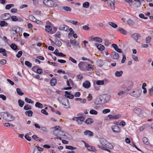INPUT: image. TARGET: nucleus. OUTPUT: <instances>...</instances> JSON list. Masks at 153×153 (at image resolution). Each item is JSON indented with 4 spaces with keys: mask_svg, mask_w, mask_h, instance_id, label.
<instances>
[{
    "mask_svg": "<svg viewBox=\"0 0 153 153\" xmlns=\"http://www.w3.org/2000/svg\"><path fill=\"white\" fill-rule=\"evenodd\" d=\"M25 114L28 117H31L32 116L33 112L31 110H29L25 111Z\"/></svg>",
    "mask_w": 153,
    "mask_h": 153,
    "instance_id": "nucleus-24",
    "label": "nucleus"
},
{
    "mask_svg": "<svg viewBox=\"0 0 153 153\" xmlns=\"http://www.w3.org/2000/svg\"><path fill=\"white\" fill-rule=\"evenodd\" d=\"M142 91V90L140 89H135L132 92H130V94L132 96L136 98H138L140 95Z\"/></svg>",
    "mask_w": 153,
    "mask_h": 153,
    "instance_id": "nucleus-5",
    "label": "nucleus"
},
{
    "mask_svg": "<svg viewBox=\"0 0 153 153\" xmlns=\"http://www.w3.org/2000/svg\"><path fill=\"white\" fill-rule=\"evenodd\" d=\"M10 47L13 50L16 51L18 48L17 46L14 43L11 44Z\"/></svg>",
    "mask_w": 153,
    "mask_h": 153,
    "instance_id": "nucleus-37",
    "label": "nucleus"
},
{
    "mask_svg": "<svg viewBox=\"0 0 153 153\" xmlns=\"http://www.w3.org/2000/svg\"><path fill=\"white\" fill-rule=\"evenodd\" d=\"M45 30L46 31L49 32L51 34L53 33V32L52 27L49 25H48L45 26Z\"/></svg>",
    "mask_w": 153,
    "mask_h": 153,
    "instance_id": "nucleus-14",
    "label": "nucleus"
},
{
    "mask_svg": "<svg viewBox=\"0 0 153 153\" xmlns=\"http://www.w3.org/2000/svg\"><path fill=\"white\" fill-rule=\"evenodd\" d=\"M22 54V52L20 51H19L16 56L18 58H20Z\"/></svg>",
    "mask_w": 153,
    "mask_h": 153,
    "instance_id": "nucleus-56",
    "label": "nucleus"
},
{
    "mask_svg": "<svg viewBox=\"0 0 153 153\" xmlns=\"http://www.w3.org/2000/svg\"><path fill=\"white\" fill-rule=\"evenodd\" d=\"M108 24L114 28H116L117 27V24L112 22H108Z\"/></svg>",
    "mask_w": 153,
    "mask_h": 153,
    "instance_id": "nucleus-44",
    "label": "nucleus"
},
{
    "mask_svg": "<svg viewBox=\"0 0 153 153\" xmlns=\"http://www.w3.org/2000/svg\"><path fill=\"white\" fill-rule=\"evenodd\" d=\"M29 19L30 20L32 21L33 22H35V21H36V19L32 15H30L29 16Z\"/></svg>",
    "mask_w": 153,
    "mask_h": 153,
    "instance_id": "nucleus-53",
    "label": "nucleus"
},
{
    "mask_svg": "<svg viewBox=\"0 0 153 153\" xmlns=\"http://www.w3.org/2000/svg\"><path fill=\"white\" fill-rule=\"evenodd\" d=\"M21 28L19 27H11L10 29V33L12 34H15L19 33Z\"/></svg>",
    "mask_w": 153,
    "mask_h": 153,
    "instance_id": "nucleus-6",
    "label": "nucleus"
},
{
    "mask_svg": "<svg viewBox=\"0 0 153 153\" xmlns=\"http://www.w3.org/2000/svg\"><path fill=\"white\" fill-rule=\"evenodd\" d=\"M111 97L109 95L107 94H102L100 96V98L95 102L96 104H98L105 103L108 102L110 99Z\"/></svg>",
    "mask_w": 153,
    "mask_h": 153,
    "instance_id": "nucleus-1",
    "label": "nucleus"
},
{
    "mask_svg": "<svg viewBox=\"0 0 153 153\" xmlns=\"http://www.w3.org/2000/svg\"><path fill=\"white\" fill-rule=\"evenodd\" d=\"M18 103L19 105L21 107H22L23 106L25 103L24 102L21 100H18Z\"/></svg>",
    "mask_w": 153,
    "mask_h": 153,
    "instance_id": "nucleus-40",
    "label": "nucleus"
},
{
    "mask_svg": "<svg viewBox=\"0 0 153 153\" xmlns=\"http://www.w3.org/2000/svg\"><path fill=\"white\" fill-rule=\"evenodd\" d=\"M87 149L88 150L93 152H95L96 151V149L95 147L91 146H89L87 147Z\"/></svg>",
    "mask_w": 153,
    "mask_h": 153,
    "instance_id": "nucleus-36",
    "label": "nucleus"
},
{
    "mask_svg": "<svg viewBox=\"0 0 153 153\" xmlns=\"http://www.w3.org/2000/svg\"><path fill=\"white\" fill-rule=\"evenodd\" d=\"M93 68V67L91 65L88 64V66L87 65H86V69H87L88 71H90L91 69H92Z\"/></svg>",
    "mask_w": 153,
    "mask_h": 153,
    "instance_id": "nucleus-54",
    "label": "nucleus"
},
{
    "mask_svg": "<svg viewBox=\"0 0 153 153\" xmlns=\"http://www.w3.org/2000/svg\"><path fill=\"white\" fill-rule=\"evenodd\" d=\"M104 146L106 148L109 149H111L113 148V146L112 145L108 142H107V143Z\"/></svg>",
    "mask_w": 153,
    "mask_h": 153,
    "instance_id": "nucleus-35",
    "label": "nucleus"
},
{
    "mask_svg": "<svg viewBox=\"0 0 153 153\" xmlns=\"http://www.w3.org/2000/svg\"><path fill=\"white\" fill-rule=\"evenodd\" d=\"M62 10H63L67 12H70L71 10V8L69 7L63 6L62 7Z\"/></svg>",
    "mask_w": 153,
    "mask_h": 153,
    "instance_id": "nucleus-27",
    "label": "nucleus"
},
{
    "mask_svg": "<svg viewBox=\"0 0 153 153\" xmlns=\"http://www.w3.org/2000/svg\"><path fill=\"white\" fill-rule=\"evenodd\" d=\"M117 30L120 33H123L124 35L126 34V32L125 30L123 28H119L117 29Z\"/></svg>",
    "mask_w": 153,
    "mask_h": 153,
    "instance_id": "nucleus-28",
    "label": "nucleus"
},
{
    "mask_svg": "<svg viewBox=\"0 0 153 153\" xmlns=\"http://www.w3.org/2000/svg\"><path fill=\"white\" fill-rule=\"evenodd\" d=\"M14 6V5L13 4H7L5 6V9L7 10L10 9L11 7Z\"/></svg>",
    "mask_w": 153,
    "mask_h": 153,
    "instance_id": "nucleus-51",
    "label": "nucleus"
},
{
    "mask_svg": "<svg viewBox=\"0 0 153 153\" xmlns=\"http://www.w3.org/2000/svg\"><path fill=\"white\" fill-rule=\"evenodd\" d=\"M140 0H135V2L134 3V6L136 7H140L141 5V3Z\"/></svg>",
    "mask_w": 153,
    "mask_h": 153,
    "instance_id": "nucleus-25",
    "label": "nucleus"
},
{
    "mask_svg": "<svg viewBox=\"0 0 153 153\" xmlns=\"http://www.w3.org/2000/svg\"><path fill=\"white\" fill-rule=\"evenodd\" d=\"M76 101H79L82 103H85L86 102V100L85 99H82L81 98H76L75 99Z\"/></svg>",
    "mask_w": 153,
    "mask_h": 153,
    "instance_id": "nucleus-33",
    "label": "nucleus"
},
{
    "mask_svg": "<svg viewBox=\"0 0 153 153\" xmlns=\"http://www.w3.org/2000/svg\"><path fill=\"white\" fill-rule=\"evenodd\" d=\"M1 117L3 119L6 120V119H7V115H8V113L7 112H3L1 113Z\"/></svg>",
    "mask_w": 153,
    "mask_h": 153,
    "instance_id": "nucleus-18",
    "label": "nucleus"
},
{
    "mask_svg": "<svg viewBox=\"0 0 153 153\" xmlns=\"http://www.w3.org/2000/svg\"><path fill=\"white\" fill-rule=\"evenodd\" d=\"M96 84L99 85H103L104 84V82L103 80H98L96 82Z\"/></svg>",
    "mask_w": 153,
    "mask_h": 153,
    "instance_id": "nucleus-55",
    "label": "nucleus"
},
{
    "mask_svg": "<svg viewBox=\"0 0 153 153\" xmlns=\"http://www.w3.org/2000/svg\"><path fill=\"white\" fill-rule=\"evenodd\" d=\"M111 128L113 132L116 133H118L120 132V128L117 125H113L111 126Z\"/></svg>",
    "mask_w": 153,
    "mask_h": 153,
    "instance_id": "nucleus-8",
    "label": "nucleus"
},
{
    "mask_svg": "<svg viewBox=\"0 0 153 153\" xmlns=\"http://www.w3.org/2000/svg\"><path fill=\"white\" fill-rule=\"evenodd\" d=\"M16 91L17 93L20 96H22L24 94V93L19 88H17L16 89Z\"/></svg>",
    "mask_w": 153,
    "mask_h": 153,
    "instance_id": "nucleus-42",
    "label": "nucleus"
},
{
    "mask_svg": "<svg viewBox=\"0 0 153 153\" xmlns=\"http://www.w3.org/2000/svg\"><path fill=\"white\" fill-rule=\"evenodd\" d=\"M93 39L94 41L100 42H101L102 41V39L99 37H95Z\"/></svg>",
    "mask_w": 153,
    "mask_h": 153,
    "instance_id": "nucleus-43",
    "label": "nucleus"
},
{
    "mask_svg": "<svg viewBox=\"0 0 153 153\" xmlns=\"http://www.w3.org/2000/svg\"><path fill=\"white\" fill-rule=\"evenodd\" d=\"M133 111L134 114L140 117H144L146 115V113L144 110L137 107H135Z\"/></svg>",
    "mask_w": 153,
    "mask_h": 153,
    "instance_id": "nucleus-2",
    "label": "nucleus"
},
{
    "mask_svg": "<svg viewBox=\"0 0 153 153\" xmlns=\"http://www.w3.org/2000/svg\"><path fill=\"white\" fill-rule=\"evenodd\" d=\"M92 119L91 118L87 119L85 121V123L88 124H91L93 123Z\"/></svg>",
    "mask_w": 153,
    "mask_h": 153,
    "instance_id": "nucleus-50",
    "label": "nucleus"
},
{
    "mask_svg": "<svg viewBox=\"0 0 153 153\" xmlns=\"http://www.w3.org/2000/svg\"><path fill=\"white\" fill-rule=\"evenodd\" d=\"M25 101L27 103H31L32 104H33L34 103V101L32 100L31 99H28L26 97L25 98Z\"/></svg>",
    "mask_w": 153,
    "mask_h": 153,
    "instance_id": "nucleus-29",
    "label": "nucleus"
},
{
    "mask_svg": "<svg viewBox=\"0 0 153 153\" xmlns=\"http://www.w3.org/2000/svg\"><path fill=\"white\" fill-rule=\"evenodd\" d=\"M59 29L60 30H64L67 31L68 30L69 27L67 25H62L59 26Z\"/></svg>",
    "mask_w": 153,
    "mask_h": 153,
    "instance_id": "nucleus-13",
    "label": "nucleus"
},
{
    "mask_svg": "<svg viewBox=\"0 0 153 153\" xmlns=\"http://www.w3.org/2000/svg\"><path fill=\"white\" fill-rule=\"evenodd\" d=\"M83 86L86 88H89L91 85L90 83L88 81H86L82 84Z\"/></svg>",
    "mask_w": 153,
    "mask_h": 153,
    "instance_id": "nucleus-15",
    "label": "nucleus"
},
{
    "mask_svg": "<svg viewBox=\"0 0 153 153\" xmlns=\"http://www.w3.org/2000/svg\"><path fill=\"white\" fill-rule=\"evenodd\" d=\"M62 104L64 105L65 108L68 107V105L69 101L66 98H63V100H61Z\"/></svg>",
    "mask_w": 153,
    "mask_h": 153,
    "instance_id": "nucleus-12",
    "label": "nucleus"
},
{
    "mask_svg": "<svg viewBox=\"0 0 153 153\" xmlns=\"http://www.w3.org/2000/svg\"><path fill=\"white\" fill-rule=\"evenodd\" d=\"M55 44L57 46L60 47L62 45L61 42L58 39H56L55 40Z\"/></svg>",
    "mask_w": 153,
    "mask_h": 153,
    "instance_id": "nucleus-34",
    "label": "nucleus"
},
{
    "mask_svg": "<svg viewBox=\"0 0 153 153\" xmlns=\"http://www.w3.org/2000/svg\"><path fill=\"white\" fill-rule=\"evenodd\" d=\"M87 63L84 62H80L78 64V67L80 70L85 71L86 69Z\"/></svg>",
    "mask_w": 153,
    "mask_h": 153,
    "instance_id": "nucleus-7",
    "label": "nucleus"
},
{
    "mask_svg": "<svg viewBox=\"0 0 153 153\" xmlns=\"http://www.w3.org/2000/svg\"><path fill=\"white\" fill-rule=\"evenodd\" d=\"M89 3L88 2L86 1L83 4V7L84 8H88L89 6Z\"/></svg>",
    "mask_w": 153,
    "mask_h": 153,
    "instance_id": "nucleus-45",
    "label": "nucleus"
},
{
    "mask_svg": "<svg viewBox=\"0 0 153 153\" xmlns=\"http://www.w3.org/2000/svg\"><path fill=\"white\" fill-rule=\"evenodd\" d=\"M51 84L52 86H55L56 83V78H53L50 81Z\"/></svg>",
    "mask_w": 153,
    "mask_h": 153,
    "instance_id": "nucleus-22",
    "label": "nucleus"
},
{
    "mask_svg": "<svg viewBox=\"0 0 153 153\" xmlns=\"http://www.w3.org/2000/svg\"><path fill=\"white\" fill-rule=\"evenodd\" d=\"M143 143L146 145H148L149 144L148 139L146 137H144L143 138Z\"/></svg>",
    "mask_w": 153,
    "mask_h": 153,
    "instance_id": "nucleus-48",
    "label": "nucleus"
},
{
    "mask_svg": "<svg viewBox=\"0 0 153 153\" xmlns=\"http://www.w3.org/2000/svg\"><path fill=\"white\" fill-rule=\"evenodd\" d=\"M6 51L5 49L0 48V53H3L2 54L4 56H6L7 55V54L5 53Z\"/></svg>",
    "mask_w": 153,
    "mask_h": 153,
    "instance_id": "nucleus-52",
    "label": "nucleus"
},
{
    "mask_svg": "<svg viewBox=\"0 0 153 153\" xmlns=\"http://www.w3.org/2000/svg\"><path fill=\"white\" fill-rule=\"evenodd\" d=\"M99 141L101 144L104 146H105V144H107L108 142L105 139L103 138H101L100 139Z\"/></svg>",
    "mask_w": 153,
    "mask_h": 153,
    "instance_id": "nucleus-20",
    "label": "nucleus"
},
{
    "mask_svg": "<svg viewBox=\"0 0 153 153\" xmlns=\"http://www.w3.org/2000/svg\"><path fill=\"white\" fill-rule=\"evenodd\" d=\"M84 134L85 135H88L89 136H92L94 135V134L92 131L88 130L84 131Z\"/></svg>",
    "mask_w": 153,
    "mask_h": 153,
    "instance_id": "nucleus-21",
    "label": "nucleus"
},
{
    "mask_svg": "<svg viewBox=\"0 0 153 153\" xmlns=\"http://www.w3.org/2000/svg\"><path fill=\"white\" fill-rule=\"evenodd\" d=\"M124 91H120L118 93V95L119 96H122L123 95L126 93V89H124Z\"/></svg>",
    "mask_w": 153,
    "mask_h": 153,
    "instance_id": "nucleus-47",
    "label": "nucleus"
},
{
    "mask_svg": "<svg viewBox=\"0 0 153 153\" xmlns=\"http://www.w3.org/2000/svg\"><path fill=\"white\" fill-rule=\"evenodd\" d=\"M43 3L49 7H56L57 5L56 3L52 0H44Z\"/></svg>",
    "mask_w": 153,
    "mask_h": 153,
    "instance_id": "nucleus-4",
    "label": "nucleus"
},
{
    "mask_svg": "<svg viewBox=\"0 0 153 153\" xmlns=\"http://www.w3.org/2000/svg\"><path fill=\"white\" fill-rule=\"evenodd\" d=\"M7 119H6V120L7 121L13 120L15 119V117L11 114L8 113V115H7Z\"/></svg>",
    "mask_w": 153,
    "mask_h": 153,
    "instance_id": "nucleus-19",
    "label": "nucleus"
},
{
    "mask_svg": "<svg viewBox=\"0 0 153 153\" xmlns=\"http://www.w3.org/2000/svg\"><path fill=\"white\" fill-rule=\"evenodd\" d=\"M126 56L123 53V58L121 60V62L122 63H124L126 60Z\"/></svg>",
    "mask_w": 153,
    "mask_h": 153,
    "instance_id": "nucleus-62",
    "label": "nucleus"
},
{
    "mask_svg": "<svg viewBox=\"0 0 153 153\" xmlns=\"http://www.w3.org/2000/svg\"><path fill=\"white\" fill-rule=\"evenodd\" d=\"M35 147L36 148V149H34V151H35V150H37L38 151L40 152H42L43 150V149L42 148L39 147L38 146H36Z\"/></svg>",
    "mask_w": 153,
    "mask_h": 153,
    "instance_id": "nucleus-46",
    "label": "nucleus"
},
{
    "mask_svg": "<svg viewBox=\"0 0 153 153\" xmlns=\"http://www.w3.org/2000/svg\"><path fill=\"white\" fill-rule=\"evenodd\" d=\"M89 113L91 114L94 115H96L98 114L97 111L94 109L91 110L89 112Z\"/></svg>",
    "mask_w": 153,
    "mask_h": 153,
    "instance_id": "nucleus-41",
    "label": "nucleus"
},
{
    "mask_svg": "<svg viewBox=\"0 0 153 153\" xmlns=\"http://www.w3.org/2000/svg\"><path fill=\"white\" fill-rule=\"evenodd\" d=\"M65 96L67 98H68L70 99H73L74 97V96L73 95L71 94L70 93L67 91H65Z\"/></svg>",
    "mask_w": 153,
    "mask_h": 153,
    "instance_id": "nucleus-17",
    "label": "nucleus"
},
{
    "mask_svg": "<svg viewBox=\"0 0 153 153\" xmlns=\"http://www.w3.org/2000/svg\"><path fill=\"white\" fill-rule=\"evenodd\" d=\"M36 107L39 108H42L43 107V105L40 102H37L35 105Z\"/></svg>",
    "mask_w": 153,
    "mask_h": 153,
    "instance_id": "nucleus-38",
    "label": "nucleus"
},
{
    "mask_svg": "<svg viewBox=\"0 0 153 153\" xmlns=\"http://www.w3.org/2000/svg\"><path fill=\"white\" fill-rule=\"evenodd\" d=\"M11 19L13 21H17L18 20V17L16 16H12L11 17Z\"/></svg>",
    "mask_w": 153,
    "mask_h": 153,
    "instance_id": "nucleus-59",
    "label": "nucleus"
},
{
    "mask_svg": "<svg viewBox=\"0 0 153 153\" xmlns=\"http://www.w3.org/2000/svg\"><path fill=\"white\" fill-rule=\"evenodd\" d=\"M111 57L114 59L117 60L120 57L119 54L115 51H113L111 54Z\"/></svg>",
    "mask_w": 153,
    "mask_h": 153,
    "instance_id": "nucleus-10",
    "label": "nucleus"
},
{
    "mask_svg": "<svg viewBox=\"0 0 153 153\" xmlns=\"http://www.w3.org/2000/svg\"><path fill=\"white\" fill-rule=\"evenodd\" d=\"M67 85L69 87L65 88L64 89L65 90H70L72 89V88L71 87L72 86L73 84V82L71 79H69L67 81Z\"/></svg>",
    "mask_w": 153,
    "mask_h": 153,
    "instance_id": "nucleus-9",
    "label": "nucleus"
},
{
    "mask_svg": "<svg viewBox=\"0 0 153 153\" xmlns=\"http://www.w3.org/2000/svg\"><path fill=\"white\" fill-rule=\"evenodd\" d=\"M97 47L98 49L100 51H102L105 48V47L101 44L97 45Z\"/></svg>",
    "mask_w": 153,
    "mask_h": 153,
    "instance_id": "nucleus-31",
    "label": "nucleus"
},
{
    "mask_svg": "<svg viewBox=\"0 0 153 153\" xmlns=\"http://www.w3.org/2000/svg\"><path fill=\"white\" fill-rule=\"evenodd\" d=\"M110 111V110L109 109H105L103 110L102 113L103 114H105L106 113L109 112Z\"/></svg>",
    "mask_w": 153,
    "mask_h": 153,
    "instance_id": "nucleus-58",
    "label": "nucleus"
},
{
    "mask_svg": "<svg viewBox=\"0 0 153 153\" xmlns=\"http://www.w3.org/2000/svg\"><path fill=\"white\" fill-rule=\"evenodd\" d=\"M127 22L128 24L130 25H133L134 24L133 21L130 19L128 20Z\"/></svg>",
    "mask_w": 153,
    "mask_h": 153,
    "instance_id": "nucleus-60",
    "label": "nucleus"
},
{
    "mask_svg": "<svg viewBox=\"0 0 153 153\" xmlns=\"http://www.w3.org/2000/svg\"><path fill=\"white\" fill-rule=\"evenodd\" d=\"M32 138L36 141H39L41 142L42 140H43L42 139H39V138L36 135H34L32 136Z\"/></svg>",
    "mask_w": 153,
    "mask_h": 153,
    "instance_id": "nucleus-39",
    "label": "nucleus"
},
{
    "mask_svg": "<svg viewBox=\"0 0 153 153\" xmlns=\"http://www.w3.org/2000/svg\"><path fill=\"white\" fill-rule=\"evenodd\" d=\"M66 149H70L71 150H73L74 149H76V147H74L71 146H66L65 147Z\"/></svg>",
    "mask_w": 153,
    "mask_h": 153,
    "instance_id": "nucleus-57",
    "label": "nucleus"
},
{
    "mask_svg": "<svg viewBox=\"0 0 153 153\" xmlns=\"http://www.w3.org/2000/svg\"><path fill=\"white\" fill-rule=\"evenodd\" d=\"M123 72L122 71H116L115 73V75L116 77H120L123 74Z\"/></svg>",
    "mask_w": 153,
    "mask_h": 153,
    "instance_id": "nucleus-26",
    "label": "nucleus"
},
{
    "mask_svg": "<svg viewBox=\"0 0 153 153\" xmlns=\"http://www.w3.org/2000/svg\"><path fill=\"white\" fill-rule=\"evenodd\" d=\"M114 3L115 1L114 0H112L111 1L110 3V6L111 7H113L114 8Z\"/></svg>",
    "mask_w": 153,
    "mask_h": 153,
    "instance_id": "nucleus-64",
    "label": "nucleus"
},
{
    "mask_svg": "<svg viewBox=\"0 0 153 153\" xmlns=\"http://www.w3.org/2000/svg\"><path fill=\"white\" fill-rule=\"evenodd\" d=\"M55 129L53 131V134L56 136H58L59 133L60 132V131L58 128H57V126L55 127Z\"/></svg>",
    "mask_w": 153,
    "mask_h": 153,
    "instance_id": "nucleus-23",
    "label": "nucleus"
},
{
    "mask_svg": "<svg viewBox=\"0 0 153 153\" xmlns=\"http://www.w3.org/2000/svg\"><path fill=\"white\" fill-rule=\"evenodd\" d=\"M25 64L30 68L32 67V65L31 63L28 61H25Z\"/></svg>",
    "mask_w": 153,
    "mask_h": 153,
    "instance_id": "nucleus-49",
    "label": "nucleus"
},
{
    "mask_svg": "<svg viewBox=\"0 0 153 153\" xmlns=\"http://www.w3.org/2000/svg\"><path fill=\"white\" fill-rule=\"evenodd\" d=\"M134 85V82L132 81L127 80L124 84V89H126L127 91H128L133 88Z\"/></svg>",
    "mask_w": 153,
    "mask_h": 153,
    "instance_id": "nucleus-3",
    "label": "nucleus"
},
{
    "mask_svg": "<svg viewBox=\"0 0 153 153\" xmlns=\"http://www.w3.org/2000/svg\"><path fill=\"white\" fill-rule=\"evenodd\" d=\"M151 40V38L150 36H148L146 39V43H149L150 42Z\"/></svg>",
    "mask_w": 153,
    "mask_h": 153,
    "instance_id": "nucleus-63",
    "label": "nucleus"
},
{
    "mask_svg": "<svg viewBox=\"0 0 153 153\" xmlns=\"http://www.w3.org/2000/svg\"><path fill=\"white\" fill-rule=\"evenodd\" d=\"M7 23L4 21H0V26L1 27L7 26Z\"/></svg>",
    "mask_w": 153,
    "mask_h": 153,
    "instance_id": "nucleus-32",
    "label": "nucleus"
},
{
    "mask_svg": "<svg viewBox=\"0 0 153 153\" xmlns=\"http://www.w3.org/2000/svg\"><path fill=\"white\" fill-rule=\"evenodd\" d=\"M113 119H117L121 117V115L120 114H117L116 115L113 116Z\"/></svg>",
    "mask_w": 153,
    "mask_h": 153,
    "instance_id": "nucleus-61",
    "label": "nucleus"
},
{
    "mask_svg": "<svg viewBox=\"0 0 153 153\" xmlns=\"http://www.w3.org/2000/svg\"><path fill=\"white\" fill-rule=\"evenodd\" d=\"M24 109L25 110H31L32 109L31 106L28 104H26L24 106Z\"/></svg>",
    "mask_w": 153,
    "mask_h": 153,
    "instance_id": "nucleus-30",
    "label": "nucleus"
},
{
    "mask_svg": "<svg viewBox=\"0 0 153 153\" xmlns=\"http://www.w3.org/2000/svg\"><path fill=\"white\" fill-rule=\"evenodd\" d=\"M10 15L9 13H6L1 15V18L3 20H7L10 18Z\"/></svg>",
    "mask_w": 153,
    "mask_h": 153,
    "instance_id": "nucleus-11",
    "label": "nucleus"
},
{
    "mask_svg": "<svg viewBox=\"0 0 153 153\" xmlns=\"http://www.w3.org/2000/svg\"><path fill=\"white\" fill-rule=\"evenodd\" d=\"M137 42L138 39L141 37L139 33H134L131 36Z\"/></svg>",
    "mask_w": 153,
    "mask_h": 153,
    "instance_id": "nucleus-16",
    "label": "nucleus"
}]
</instances>
